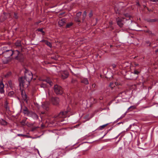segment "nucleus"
<instances>
[{
  "mask_svg": "<svg viewBox=\"0 0 158 158\" xmlns=\"http://www.w3.org/2000/svg\"><path fill=\"white\" fill-rule=\"evenodd\" d=\"M109 86L110 87L111 89H113V88L115 86L114 83H110L109 85Z\"/></svg>",
  "mask_w": 158,
  "mask_h": 158,
  "instance_id": "4be33fe9",
  "label": "nucleus"
},
{
  "mask_svg": "<svg viewBox=\"0 0 158 158\" xmlns=\"http://www.w3.org/2000/svg\"><path fill=\"white\" fill-rule=\"evenodd\" d=\"M23 113L25 115L29 116L30 113L31 111H30L28 110V108L26 106L24 108L23 110Z\"/></svg>",
  "mask_w": 158,
  "mask_h": 158,
  "instance_id": "9b49d317",
  "label": "nucleus"
},
{
  "mask_svg": "<svg viewBox=\"0 0 158 158\" xmlns=\"http://www.w3.org/2000/svg\"><path fill=\"white\" fill-rule=\"evenodd\" d=\"M43 81H45L46 82H47L50 85H52V82L51 81V79L48 78H47L46 79L44 80H43Z\"/></svg>",
  "mask_w": 158,
  "mask_h": 158,
  "instance_id": "dca6fc26",
  "label": "nucleus"
},
{
  "mask_svg": "<svg viewBox=\"0 0 158 158\" xmlns=\"http://www.w3.org/2000/svg\"><path fill=\"white\" fill-rule=\"evenodd\" d=\"M136 5L138 6H140V5L139 2L138 1H137L136 2Z\"/></svg>",
  "mask_w": 158,
  "mask_h": 158,
  "instance_id": "4c0bfd02",
  "label": "nucleus"
},
{
  "mask_svg": "<svg viewBox=\"0 0 158 158\" xmlns=\"http://www.w3.org/2000/svg\"><path fill=\"white\" fill-rule=\"evenodd\" d=\"M81 12H78L76 14V17H80L81 15Z\"/></svg>",
  "mask_w": 158,
  "mask_h": 158,
  "instance_id": "7c9ffc66",
  "label": "nucleus"
},
{
  "mask_svg": "<svg viewBox=\"0 0 158 158\" xmlns=\"http://www.w3.org/2000/svg\"><path fill=\"white\" fill-rule=\"evenodd\" d=\"M121 94H122V96H124V94H126L125 92H123L121 93Z\"/></svg>",
  "mask_w": 158,
  "mask_h": 158,
  "instance_id": "ea45409f",
  "label": "nucleus"
},
{
  "mask_svg": "<svg viewBox=\"0 0 158 158\" xmlns=\"http://www.w3.org/2000/svg\"><path fill=\"white\" fill-rule=\"evenodd\" d=\"M81 82L87 85L89 84V82L87 78H83L81 80Z\"/></svg>",
  "mask_w": 158,
  "mask_h": 158,
  "instance_id": "f3484780",
  "label": "nucleus"
},
{
  "mask_svg": "<svg viewBox=\"0 0 158 158\" xmlns=\"http://www.w3.org/2000/svg\"><path fill=\"white\" fill-rule=\"evenodd\" d=\"M77 82V80L76 79H73L71 81V83H74Z\"/></svg>",
  "mask_w": 158,
  "mask_h": 158,
  "instance_id": "2f4dec72",
  "label": "nucleus"
},
{
  "mask_svg": "<svg viewBox=\"0 0 158 158\" xmlns=\"http://www.w3.org/2000/svg\"><path fill=\"white\" fill-rule=\"evenodd\" d=\"M124 135V134H123V135L121 136V137H122Z\"/></svg>",
  "mask_w": 158,
  "mask_h": 158,
  "instance_id": "603ef678",
  "label": "nucleus"
},
{
  "mask_svg": "<svg viewBox=\"0 0 158 158\" xmlns=\"http://www.w3.org/2000/svg\"><path fill=\"white\" fill-rule=\"evenodd\" d=\"M21 94L23 100L27 103V97L25 92L24 91L22 90L21 91Z\"/></svg>",
  "mask_w": 158,
  "mask_h": 158,
  "instance_id": "6e6552de",
  "label": "nucleus"
},
{
  "mask_svg": "<svg viewBox=\"0 0 158 158\" xmlns=\"http://www.w3.org/2000/svg\"><path fill=\"white\" fill-rule=\"evenodd\" d=\"M92 99H94V98H92Z\"/></svg>",
  "mask_w": 158,
  "mask_h": 158,
  "instance_id": "6e6d98bb",
  "label": "nucleus"
},
{
  "mask_svg": "<svg viewBox=\"0 0 158 158\" xmlns=\"http://www.w3.org/2000/svg\"><path fill=\"white\" fill-rule=\"evenodd\" d=\"M49 105V103L48 102H44L42 104V107L43 109L47 111L48 110Z\"/></svg>",
  "mask_w": 158,
  "mask_h": 158,
  "instance_id": "0eeeda50",
  "label": "nucleus"
},
{
  "mask_svg": "<svg viewBox=\"0 0 158 158\" xmlns=\"http://www.w3.org/2000/svg\"><path fill=\"white\" fill-rule=\"evenodd\" d=\"M40 86L41 87H43V88H44L46 87H47V85L46 84H45V83H43L40 85Z\"/></svg>",
  "mask_w": 158,
  "mask_h": 158,
  "instance_id": "cd10ccee",
  "label": "nucleus"
},
{
  "mask_svg": "<svg viewBox=\"0 0 158 158\" xmlns=\"http://www.w3.org/2000/svg\"><path fill=\"white\" fill-rule=\"evenodd\" d=\"M59 74L61 77L63 79L67 78L69 76V73L67 71L60 72Z\"/></svg>",
  "mask_w": 158,
  "mask_h": 158,
  "instance_id": "423d86ee",
  "label": "nucleus"
},
{
  "mask_svg": "<svg viewBox=\"0 0 158 158\" xmlns=\"http://www.w3.org/2000/svg\"><path fill=\"white\" fill-rule=\"evenodd\" d=\"M63 121V120H61L60 121L61 122H62Z\"/></svg>",
  "mask_w": 158,
  "mask_h": 158,
  "instance_id": "5fc2aeb1",
  "label": "nucleus"
},
{
  "mask_svg": "<svg viewBox=\"0 0 158 158\" xmlns=\"http://www.w3.org/2000/svg\"><path fill=\"white\" fill-rule=\"evenodd\" d=\"M52 101L53 105H56L59 104V99L57 98H52Z\"/></svg>",
  "mask_w": 158,
  "mask_h": 158,
  "instance_id": "1a4fd4ad",
  "label": "nucleus"
},
{
  "mask_svg": "<svg viewBox=\"0 0 158 158\" xmlns=\"http://www.w3.org/2000/svg\"><path fill=\"white\" fill-rule=\"evenodd\" d=\"M3 56L5 58H9L13 55L14 56V51L12 50H8L3 52L2 53Z\"/></svg>",
  "mask_w": 158,
  "mask_h": 158,
  "instance_id": "7ed1b4c3",
  "label": "nucleus"
},
{
  "mask_svg": "<svg viewBox=\"0 0 158 158\" xmlns=\"http://www.w3.org/2000/svg\"><path fill=\"white\" fill-rule=\"evenodd\" d=\"M111 66L113 69L115 70V68H116L117 65L114 64H113L111 65Z\"/></svg>",
  "mask_w": 158,
  "mask_h": 158,
  "instance_id": "b1692460",
  "label": "nucleus"
},
{
  "mask_svg": "<svg viewBox=\"0 0 158 158\" xmlns=\"http://www.w3.org/2000/svg\"><path fill=\"white\" fill-rule=\"evenodd\" d=\"M33 78V75L31 72L27 71L25 73L24 77H21L19 78L20 88L23 87L26 88L29 85L30 81Z\"/></svg>",
  "mask_w": 158,
  "mask_h": 158,
  "instance_id": "f257e3e1",
  "label": "nucleus"
},
{
  "mask_svg": "<svg viewBox=\"0 0 158 158\" xmlns=\"http://www.w3.org/2000/svg\"><path fill=\"white\" fill-rule=\"evenodd\" d=\"M14 94V92L13 91H10L8 93V95L10 97L13 96Z\"/></svg>",
  "mask_w": 158,
  "mask_h": 158,
  "instance_id": "412c9836",
  "label": "nucleus"
},
{
  "mask_svg": "<svg viewBox=\"0 0 158 158\" xmlns=\"http://www.w3.org/2000/svg\"><path fill=\"white\" fill-rule=\"evenodd\" d=\"M75 20L77 22H80V20L79 17H76L75 18Z\"/></svg>",
  "mask_w": 158,
  "mask_h": 158,
  "instance_id": "c756f323",
  "label": "nucleus"
},
{
  "mask_svg": "<svg viewBox=\"0 0 158 158\" xmlns=\"http://www.w3.org/2000/svg\"><path fill=\"white\" fill-rule=\"evenodd\" d=\"M42 41L43 42H44L45 43V44H46L49 47H51L52 46V44L50 42L46 41V40H42Z\"/></svg>",
  "mask_w": 158,
  "mask_h": 158,
  "instance_id": "a211bd4d",
  "label": "nucleus"
},
{
  "mask_svg": "<svg viewBox=\"0 0 158 158\" xmlns=\"http://www.w3.org/2000/svg\"><path fill=\"white\" fill-rule=\"evenodd\" d=\"M155 52H158V49H157L155 51Z\"/></svg>",
  "mask_w": 158,
  "mask_h": 158,
  "instance_id": "3c124183",
  "label": "nucleus"
},
{
  "mask_svg": "<svg viewBox=\"0 0 158 158\" xmlns=\"http://www.w3.org/2000/svg\"><path fill=\"white\" fill-rule=\"evenodd\" d=\"M95 85L94 84H93L92 85V86L93 87H95Z\"/></svg>",
  "mask_w": 158,
  "mask_h": 158,
  "instance_id": "49530a36",
  "label": "nucleus"
},
{
  "mask_svg": "<svg viewBox=\"0 0 158 158\" xmlns=\"http://www.w3.org/2000/svg\"><path fill=\"white\" fill-rule=\"evenodd\" d=\"M124 18L120 19L118 20H117V23L118 25L120 27H123V25Z\"/></svg>",
  "mask_w": 158,
  "mask_h": 158,
  "instance_id": "9d476101",
  "label": "nucleus"
},
{
  "mask_svg": "<svg viewBox=\"0 0 158 158\" xmlns=\"http://www.w3.org/2000/svg\"><path fill=\"white\" fill-rule=\"evenodd\" d=\"M1 124L3 125H6L7 124L6 122L3 119H2V120L1 121Z\"/></svg>",
  "mask_w": 158,
  "mask_h": 158,
  "instance_id": "5701e85b",
  "label": "nucleus"
},
{
  "mask_svg": "<svg viewBox=\"0 0 158 158\" xmlns=\"http://www.w3.org/2000/svg\"><path fill=\"white\" fill-rule=\"evenodd\" d=\"M135 66H137L138 65V64H135Z\"/></svg>",
  "mask_w": 158,
  "mask_h": 158,
  "instance_id": "de8ad7c7",
  "label": "nucleus"
},
{
  "mask_svg": "<svg viewBox=\"0 0 158 158\" xmlns=\"http://www.w3.org/2000/svg\"><path fill=\"white\" fill-rule=\"evenodd\" d=\"M93 15L92 13V12H90L89 14V16L90 17H91Z\"/></svg>",
  "mask_w": 158,
  "mask_h": 158,
  "instance_id": "58836bf2",
  "label": "nucleus"
},
{
  "mask_svg": "<svg viewBox=\"0 0 158 158\" xmlns=\"http://www.w3.org/2000/svg\"><path fill=\"white\" fill-rule=\"evenodd\" d=\"M68 111H61L57 115H55L54 116L55 118H64L67 117V113Z\"/></svg>",
  "mask_w": 158,
  "mask_h": 158,
  "instance_id": "39448f33",
  "label": "nucleus"
},
{
  "mask_svg": "<svg viewBox=\"0 0 158 158\" xmlns=\"http://www.w3.org/2000/svg\"><path fill=\"white\" fill-rule=\"evenodd\" d=\"M15 18H16V19L18 18V17L17 16V15H16V14H15Z\"/></svg>",
  "mask_w": 158,
  "mask_h": 158,
  "instance_id": "a18cd8bd",
  "label": "nucleus"
},
{
  "mask_svg": "<svg viewBox=\"0 0 158 158\" xmlns=\"http://www.w3.org/2000/svg\"><path fill=\"white\" fill-rule=\"evenodd\" d=\"M86 16V12L85 11L84 12L83 15V20L85 18Z\"/></svg>",
  "mask_w": 158,
  "mask_h": 158,
  "instance_id": "bb28decb",
  "label": "nucleus"
},
{
  "mask_svg": "<svg viewBox=\"0 0 158 158\" xmlns=\"http://www.w3.org/2000/svg\"><path fill=\"white\" fill-rule=\"evenodd\" d=\"M15 45L16 46L19 47V46H21V44L20 42L18 41L15 43Z\"/></svg>",
  "mask_w": 158,
  "mask_h": 158,
  "instance_id": "a878e982",
  "label": "nucleus"
},
{
  "mask_svg": "<svg viewBox=\"0 0 158 158\" xmlns=\"http://www.w3.org/2000/svg\"><path fill=\"white\" fill-rule=\"evenodd\" d=\"M65 19H60L58 21V24L60 27L63 26L65 22Z\"/></svg>",
  "mask_w": 158,
  "mask_h": 158,
  "instance_id": "ddd939ff",
  "label": "nucleus"
},
{
  "mask_svg": "<svg viewBox=\"0 0 158 158\" xmlns=\"http://www.w3.org/2000/svg\"><path fill=\"white\" fill-rule=\"evenodd\" d=\"M29 116L35 119H37L38 118V116L36 114L32 111L31 112Z\"/></svg>",
  "mask_w": 158,
  "mask_h": 158,
  "instance_id": "f8f14e48",
  "label": "nucleus"
},
{
  "mask_svg": "<svg viewBox=\"0 0 158 158\" xmlns=\"http://www.w3.org/2000/svg\"><path fill=\"white\" fill-rule=\"evenodd\" d=\"M139 72L138 71L136 70H135L134 71V73H132V74H136L138 75L139 74Z\"/></svg>",
  "mask_w": 158,
  "mask_h": 158,
  "instance_id": "c85d7f7f",
  "label": "nucleus"
},
{
  "mask_svg": "<svg viewBox=\"0 0 158 158\" xmlns=\"http://www.w3.org/2000/svg\"><path fill=\"white\" fill-rule=\"evenodd\" d=\"M38 30L39 31L41 32L42 33L44 34V32L43 30V29L42 28H39L38 29Z\"/></svg>",
  "mask_w": 158,
  "mask_h": 158,
  "instance_id": "72a5a7b5",
  "label": "nucleus"
},
{
  "mask_svg": "<svg viewBox=\"0 0 158 158\" xmlns=\"http://www.w3.org/2000/svg\"><path fill=\"white\" fill-rule=\"evenodd\" d=\"M118 124H120V123H118Z\"/></svg>",
  "mask_w": 158,
  "mask_h": 158,
  "instance_id": "864d4df0",
  "label": "nucleus"
},
{
  "mask_svg": "<svg viewBox=\"0 0 158 158\" xmlns=\"http://www.w3.org/2000/svg\"><path fill=\"white\" fill-rule=\"evenodd\" d=\"M145 32L148 33L150 34H151L152 33V32L148 30H145Z\"/></svg>",
  "mask_w": 158,
  "mask_h": 158,
  "instance_id": "f704fd0d",
  "label": "nucleus"
},
{
  "mask_svg": "<svg viewBox=\"0 0 158 158\" xmlns=\"http://www.w3.org/2000/svg\"><path fill=\"white\" fill-rule=\"evenodd\" d=\"M8 103L7 102V101H6L5 102L4 104V107L6 109V110L7 111L9 112L10 111V108L8 106Z\"/></svg>",
  "mask_w": 158,
  "mask_h": 158,
  "instance_id": "2eb2a0df",
  "label": "nucleus"
},
{
  "mask_svg": "<svg viewBox=\"0 0 158 158\" xmlns=\"http://www.w3.org/2000/svg\"><path fill=\"white\" fill-rule=\"evenodd\" d=\"M150 21L152 22H154L156 21V20L155 19H152Z\"/></svg>",
  "mask_w": 158,
  "mask_h": 158,
  "instance_id": "37998d69",
  "label": "nucleus"
},
{
  "mask_svg": "<svg viewBox=\"0 0 158 158\" xmlns=\"http://www.w3.org/2000/svg\"><path fill=\"white\" fill-rule=\"evenodd\" d=\"M4 85L2 82H1L0 83V92L1 94L3 93L4 92Z\"/></svg>",
  "mask_w": 158,
  "mask_h": 158,
  "instance_id": "4468645a",
  "label": "nucleus"
},
{
  "mask_svg": "<svg viewBox=\"0 0 158 158\" xmlns=\"http://www.w3.org/2000/svg\"><path fill=\"white\" fill-rule=\"evenodd\" d=\"M151 1L152 2H158V0H151Z\"/></svg>",
  "mask_w": 158,
  "mask_h": 158,
  "instance_id": "a19ab883",
  "label": "nucleus"
},
{
  "mask_svg": "<svg viewBox=\"0 0 158 158\" xmlns=\"http://www.w3.org/2000/svg\"><path fill=\"white\" fill-rule=\"evenodd\" d=\"M41 114H44L45 112H43H43H41Z\"/></svg>",
  "mask_w": 158,
  "mask_h": 158,
  "instance_id": "8fccbe9b",
  "label": "nucleus"
},
{
  "mask_svg": "<svg viewBox=\"0 0 158 158\" xmlns=\"http://www.w3.org/2000/svg\"><path fill=\"white\" fill-rule=\"evenodd\" d=\"M14 57L15 59L21 61L23 58V56L18 50H16L14 51Z\"/></svg>",
  "mask_w": 158,
  "mask_h": 158,
  "instance_id": "20e7f679",
  "label": "nucleus"
},
{
  "mask_svg": "<svg viewBox=\"0 0 158 158\" xmlns=\"http://www.w3.org/2000/svg\"><path fill=\"white\" fill-rule=\"evenodd\" d=\"M135 106H130L128 109V110L130 109H132V110H133L135 109Z\"/></svg>",
  "mask_w": 158,
  "mask_h": 158,
  "instance_id": "473e14b6",
  "label": "nucleus"
},
{
  "mask_svg": "<svg viewBox=\"0 0 158 158\" xmlns=\"http://www.w3.org/2000/svg\"><path fill=\"white\" fill-rule=\"evenodd\" d=\"M54 90L55 93L57 94L61 95L63 92L62 88L57 85H56L54 86Z\"/></svg>",
  "mask_w": 158,
  "mask_h": 158,
  "instance_id": "f03ea898",
  "label": "nucleus"
},
{
  "mask_svg": "<svg viewBox=\"0 0 158 158\" xmlns=\"http://www.w3.org/2000/svg\"><path fill=\"white\" fill-rule=\"evenodd\" d=\"M125 131H123L121 133H120L116 137H115V138L117 139V138L118 136L120 135L121 134H123V132H124Z\"/></svg>",
  "mask_w": 158,
  "mask_h": 158,
  "instance_id": "e433bc0d",
  "label": "nucleus"
},
{
  "mask_svg": "<svg viewBox=\"0 0 158 158\" xmlns=\"http://www.w3.org/2000/svg\"><path fill=\"white\" fill-rule=\"evenodd\" d=\"M114 84H115V85H118L119 84L118 83V82H115V83H114Z\"/></svg>",
  "mask_w": 158,
  "mask_h": 158,
  "instance_id": "c03bdc74",
  "label": "nucleus"
},
{
  "mask_svg": "<svg viewBox=\"0 0 158 158\" xmlns=\"http://www.w3.org/2000/svg\"><path fill=\"white\" fill-rule=\"evenodd\" d=\"M11 81H10L9 82V83L10 85V84H11ZM10 86H11V85H10Z\"/></svg>",
  "mask_w": 158,
  "mask_h": 158,
  "instance_id": "09e8293b",
  "label": "nucleus"
},
{
  "mask_svg": "<svg viewBox=\"0 0 158 158\" xmlns=\"http://www.w3.org/2000/svg\"><path fill=\"white\" fill-rule=\"evenodd\" d=\"M17 136H23V137H25L27 138H29L31 137L28 135H23V134H18L17 135Z\"/></svg>",
  "mask_w": 158,
  "mask_h": 158,
  "instance_id": "6ab92c4d",
  "label": "nucleus"
},
{
  "mask_svg": "<svg viewBox=\"0 0 158 158\" xmlns=\"http://www.w3.org/2000/svg\"><path fill=\"white\" fill-rule=\"evenodd\" d=\"M21 123L23 125H25L26 123H25V120H23L21 121Z\"/></svg>",
  "mask_w": 158,
  "mask_h": 158,
  "instance_id": "c9c22d12",
  "label": "nucleus"
},
{
  "mask_svg": "<svg viewBox=\"0 0 158 158\" xmlns=\"http://www.w3.org/2000/svg\"><path fill=\"white\" fill-rule=\"evenodd\" d=\"M146 43L147 44H149V46L151 44L150 42H149V41H147L146 42Z\"/></svg>",
  "mask_w": 158,
  "mask_h": 158,
  "instance_id": "79ce46f5",
  "label": "nucleus"
},
{
  "mask_svg": "<svg viewBox=\"0 0 158 158\" xmlns=\"http://www.w3.org/2000/svg\"><path fill=\"white\" fill-rule=\"evenodd\" d=\"M109 123H107L106 124L100 126L98 128L100 130H102L103 129L104 127H105L106 126H107Z\"/></svg>",
  "mask_w": 158,
  "mask_h": 158,
  "instance_id": "aec40b11",
  "label": "nucleus"
},
{
  "mask_svg": "<svg viewBox=\"0 0 158 158\" xmlns=\"http://www.w3.org/2000/svg\"><path fill=\"white\" fill-rule=\"evenodd\" d=\"M73 25V23H69L67 24L66 26V28H69L71 26H72Z\"/></svg>",
  "mask_w": 158,
  "mask_h": 158,
  "instance_id": "393cba45",
  "label": "nucleus"
}]
</instances>
